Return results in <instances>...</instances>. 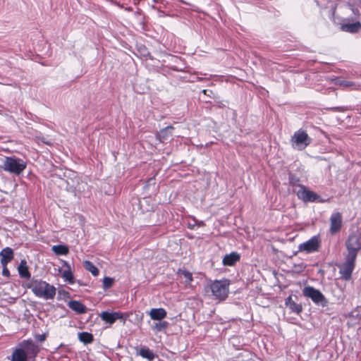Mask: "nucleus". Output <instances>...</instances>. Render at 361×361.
I'll list each match as a JSON object with an SVG mask.
<instances>
[{
    "label": "nucleus",
    "mask_w": 361,
    "mask_h": 361,
    "mask_svg": "<svg viewBox=\"0 0 361 361\" xmlns=\"http://www.w3.org/2000/svg\"><path fill=\"white\" fill-rule=\"evenodd\" d=\"M83 267L87 271H90L94 276H97L99 274V271L97 269V267L90 261H84Z\"/></svg>",
    "instance_id": "25"
},
{
    "label": "nucleus",
    "mask_w": 361,
    "mask_h": 361,
    "mask_svg": "<svg viewBox=\"0 0 361 361\" xmlns=\"http://www.w3.org/2000/svg\"><path fill=\"white\" fill-rule=\"evenodd\" d=\"M18 270L21 278L29 279L30 277V273L25 260L21 261L20 265L18 266Z\"/></svg>",
    "instance_id": "22"
},
{
    "label": "nucleus",
    "mask_w": 361,
    "mask_h": 361,
    "mask_svg": "<svg viewBox=\"0 0 361 361\" xmlns=\"http://www.w3.org/2000/svg\"><path fill=\"white\" fill-rule=\"evenodd\" d=\"M63 267H66V269L63 270V272L61 273L62 277L69 284H74L75 279L69 264L66 261H63Z\"/></svg>",
    "instance_id": "17"
},
{
    "label": "nucleus",
    "mask_w": 361,
    "mask_h": 361,
    "mask_svg": "<svg viewBox=\"0 0 361 361\" xmlns=\"http://www.w3.org/2000/svg\"><path fill=\"white\" fill-rule=\"evenodd\" d=\"M285 305L289 308L291 312L300 314L302 312V305L293 301L291 295L286 299Z\"/></svg>",
    "instance_id": "16"
},
{
    "label": "nucleus",
    "mask_w": 361,
    "mask_h": 361,
    "mask_svg": "<svg viewBox=\"0 0 361 361\" xmlns=\"http://www.w3.org/2000/svg\"><path fill=\"white\" fill-rule=\"evenodd\" d=\"M39 352V346L32 340H23L13 350L11 361L34 360Z\"/></svg>",
    "instance_id": "1"
},
{
    "label": "nucleus",
    "mask_w": 361,
    "mask_h": 361,
    "mask_svg": "<svg viewBox=\"0 0 361 361\" xmlns=\"http://www.w3.org/2000/svg\"><path fill=\"white\" fill-rule=\"evenodd\" d=\"M78 338L79 340L85 344L91 343L94 341L93 335L86 331L79 333Z\"/></svg>",
    "instance_id": "26"
},
{
    "label": "nucleus",
    "mask_w": 361,
    "mask_h": 361,
    "mask_svg": "<svg viewBox=\"0 0 361 361\" xmlns=\"http://www.w3.org/2000/svg\"><path fill=\"white\" fill-rule=\"evenodd\" d=\"M297 196L298 199L301 200L304 202H321L319 200L320 196L318 194L308 190L304 185H300V190L297 192Z\"/></svg>",
    "instance_id": "11"
},
{
    "label": "nucleus",
    "mask_w": 361,
    "mask_h": 361,
    "mask_svg": "<svg viewBox=\"0 0 361 361\" xmlns=\"http://www.w3.org/2000/svg\"><path fill=\"white\" fill-rule=\"evenodd\" d=\"M240 259V255L236 252H232L224 257L222 263L224 266L231 267L233 266Z\"/></svg>",
    "instance_id": "15"
},
{
    "label": "nucleus",
    "mask_w": 361,
    "mask_h": 361,
    "mask_svg": "<svg viewBox=\"0 0 361 361\" xmlns=\"http://www.w3.org/2000/svg\"><path fill=\"white\" fill-rule=\"evenodd\" d=\"M361 30V23L359 21L347 23L341 25V30L350 33H356Z\"/></svg>",
    "instance_id": "20"
},
{
    "label": "nucleus",
    "mask_w": 361,
    "mask_h": 361,
    "mask_svg": "<svg viewBox=\"0 0 361 361\" xmlns=\"http://www.w3.org/2000/svg\"><path fill=\"white\" fill-rule=\"evenodd\" d=\"M173 130L174 128L172 126H169L160 130L156 137L160 142L166 143L172 139Z\"/></svg>",
    "instance_id": "14"
},
{
    "label": "nucleus",
    "mask_w": 361,
    "mask_h": 361,
    "mask_svg": "<svg viewBox=\"0 0 361 361\" xmlns=\"http://www.w3.org/2000/svg\"><path fill=\"white\" fill-rule=\"evenodd\" d=\"M356 259L350 256H345V262L339 267L341 278L345 281H350L352 273L355 267Z\"/></svg>",
    "instance_id": "8"
},
{
    "label": "nucleus",
    "mask_w": 361,
    "mask_h": 361,
    "mask_svg": "<svg viewBox=\"0 0 361 361\" xmlns=\"http://www.w3.org/2000/svg\"><path fill=\"white\" fill-rule=\"evenodd\" d=\"M330 227L329 233L334 235L339 233L343 226V217L342 214L339 212L333 213L329 219Z\"/></svg>",
    "instance_id": "12"
},
{
    "label": "nucleus",
    "mask_w": 361,
    "mask_h": 361,
    "mask_svg": "<svg viewBox=\"0 0 361 361\" xmlns=\"http://www.w3.org/2000/svg\"><path fill=\"white\" fill-rule=\"evenodd\" d=\"M3 266V270H2V274L4 276L9 277L10 276V271L7 268V264L2 265Z\"/></svg>",
    "instance_id": "30"
},
{
    "label": "nucleus",
    "mask_w": 361,
    "mask_h": 361,
    "mask_svg": "<svg viewBox=\"0 0 361 361\" xmlns=\"http://www.w3.org/2000/svg\"><path fill=\"white\" fill-rule=\"evenodd\" d=\"M168 324L169 323L166 321L161 322L155 324L154 329L158 331H161L166 329L168 327Z\"/></svg>",
    "instance_id": "29"
},
{
    "label": "nucleus",
    "mask_w": 361,
    "mask_h": 361,
    "mask_svg": "<svg viewBox=\"0 0 361 361\" xmlns=\"http://www.w3.org/2000/svg\"><path fill=\"white\" fill-rule=\"evenodd\" d=\"M345 245L347 250L345 255L357 258L358 252L361 250V233H351L347 238Z\"/></svg>",
    "instance_id": "5"
},
{
    "label": "nucleus",
    "mask_w": 361,
    "mask_h": 361,
    "mask_svg": "<svg viewBox=\"0 0 361 361\" xmlns=\"http://www.w3.org/2000/svg\"><path fill=\"white\" fill-rule=\"evenodd\" d=\"M51 250L56 255H66L69 252L68 247L65 245H54Z\"/></svg>",
    "instance_id": "24"
},
{
    "label": "nucleus",
    "mask_w": 361,
    "mask_h": 361,
    "mask_svg": "<svg viewBox=\"0 0 361 361\" xmlns=\"http://www.w3.org/2000/svg\"><path fill=\"white\" fill-rule=\"evenodd\" d=\"M114 283V279L113 278H111L109 276H105L103 279V283H102L103 288L106 290V289L111 288L113 286Z\"/></svg>",
    "instance_id": "27"
},
{
    "label": "nucleus",
    "mask_w": 361,
    "mask_h": 361,
    "mask_svg": "<svg viewBox=\"0 0 361 361\" xmlns=\"http://www.w3.org/2000/svg\"><path fill=\"white\" fill-rule=\"evenodd\" d=\"M68 307L78 314H84L87 312V307L78 300H71Z\"/></svg>",
    "instance_id": "19"
},
{
    "label": "nucleus",
    "mask_w": 361,
    "mask_h": 361,
    "mask_svg": "<svg viewBox=\"0 0 361 361\" xmlns=\"http://www.w3.org/2000/svg\"><path fill=\"white\" fill-rule=\"evenodd\" d=\"M30 288L37 297L45 300H52L56 295V288L42 280H32Z\"/></svg>",
    "instance_id": "3"
},
{
    "label": "nucleus",
    "mask_w": 361,
    "mask_h": 361,
    "mask_svg": "<svg viewBox=\"0 0 361 361\" xmlns=\"http://www.w3.org/2000/svg\"><path fill=\"white\" fill-rule=\"evenodd\" d=\"M39 352V346L32 340H23L13 350L11 361L34 360Z\"/></svg>",
    "instance_id": "2"
},
{
    "label": "nucleus",
    "mask_w": 361,
    "mask_h": 361,
    "mask_svg": "<svg viewBox=\"0 0 361 361\" xmlns=\"http://www.w3.org/2000/svg\"><path fill=\"white\" fill-rule=\"evenodd\" d=\"M312 139L307 132L301 128L295 131L290 139L293 147L296 148L298 150L305 149L310 145Z\"/></svg>",
    "instance_id": "6"
},
{
    "label": "nucleus",
    "mask_w": 361,
    "mask_h": 361,
    "mask_svg": "<svg viewBox=\"0 0 361 361\" xmlns=\"http://www.w3.org/2000/svg\"><path fill=\"white\" fill-rule=\"evenodd\" d=\"M36 339L38 341L43 342L46 339V335L45 334H38L36 336Z\"/></svg>",
    "instance_id": "31"
},
{
    "label": "nucleus",
    "mask_w": 361,
    "mask_h": 361,
    "mask_svg": "<svg viewBox=\"0 0 361 361\" xmlns=\"http://www.w3.org/2000/svg\"><path fill=\"white\" fill-rule=\"evenodd\" d=\"M230 281L227 279L212 281L208 288L212 295L219 300H224L228 297Z\"/></svg>",
    "instance_id": "4"
},
{
    "label": "nucleus",
    "mask_w": 361,
    "mask_h": 361,
    "mask_svg": "<svg viewBox=\"0 0 361 361\" xmlns=\"http://www.w3.org/2000/svg\"><path fill=\"white\" fill-rule=\"evenodd\" d=\"M26 166V162L20 159L6 157L3 168L6 171L19 175L25 169Z\"/></svg>",
    "instance_id": "7"
},
{
    "label": "nucleus",
    "mask_w": 361,
    "mask_h": 361,
    "mask_svg": "<svg viewBox=\"0 0 361 361\" xmlns=\"http://www.w3.org/2000/svg\"><path fill=\"white\" fill-rule=\"evenodd\" d=\"M166 311L164 308H152L149 316L153 320H161L166 317Z\"/></svg>",
    "instance_id": "21"
},
{
    "label": "nucleus",
    "mask_w": 361,
    "mask_h": 361,
    "mask_svg": "<svg viewBox=\"0 0 361 361\" xmlns=\"http://www.w3.org/2000/svg\"><path fill=\"white\" fill-rule=\"evenodd\" d=\"M138 354L143 358H146L149 361H152L154 359L155 355L154 353L147 347H142L140 348Z\"/></svg>",
    "instance_id": "23"
},
{
    "label": "nucleus",
    "mask_w": 361,
    "mask_h": 361,
    "mask_svg": "<svg viewBox=\"0 0 361 361\" xmlns=\"http://www.w3.org/2000/svg\"><path fill=\"white\" fill-rule=\"evenodd\" d=\"M355 317H356V318H357V319H359L360 320H361V314H360V315L357 314V315L355 316Z\"/></svg>",
    "instance_id": "34"
},
{
    "label": "nucleus",
    "mask_w": 361,
    "mask_h": 361,
    "mask_svg": "<svg viewBox=\"0 0 361 361\" xmlns=\"http://www.w3.org/2000/svg\"><path fill=\"white\" fill-rule=\"evenodd\" d=\"M99 317L102 321L110 325L115 323L117 319H123V322L126 321L123 314L121 312H109L108 311H103L99 314Z\"/></svg>",
    "instance_id": "13"
},
{
    "label": "nucleus",
    "mask_w": 361,
    "mask_h": 361,
    "mask_svg": "<svg viewBox=\"0 0 361 361\" xmlns=\"http://www.w3.org/2000/svg\"><path fill=\"white\" fill-rule=\"evenodd\" d=\"M322 240L319 235L312 236L308 240L300 243L298 245L299 252H305L306 253H312L318 252L321 247Z\"/></svg>",
    "instance_id": "9"
},
{
    "label": "nucleus",
    "mask_w": 361,
    "mask_h": 361,
    "mask_svg": "<svg viewBox=\"0 0 361 361\" xmlns=\"http://www.w3.org/2000/svg\"><path fill=\"white\" fill-rule=\"evenodd\" d=\"M361 308V306H357L350 314L349 317H354L353 313L358 311V309Z\"/></svg>",
    "instance_id": "32"
},
{
    "label": "nucleus",
    "mask_w": 361,
    "mask_h": 361,
    "mask_svg": "<svg viewBox=\"0 0 361 361\" xmlns=\"http://www.w3.org/2000/svg\"><path fill=\"white\" fill-rule=\"evenodd\" d=\"M0 255L1 257V263L2 265L8 264L14 257V253L13 250L11 247H5L4 248L1 252Z\"/></svg>",
    "instance_id": "18"
},
{
    "label": "nucleus",
    "mask_w": 361,
    "mask_h": 361,
    "mask_svg": "<svg viewBox=\"0 0 361 361\" xmlns=\"http://www.w3.org/2000/svg\"><path fill=\"white\" fill-rule=\"evenodd\" d=\"M303 295L307 297L311 298V300L317 305H320L323 307H326L328 303V300L325 298V296L322 294L321 291L317 289H315L312 286L305 287L303 290Z\"/></svg>",
    "instance_id": "10"
},
{
    "label": "nucleus",
    "mask_w": 361,
    "mask_h": 361,
    "mask_svg": "<svg viewBox=\"0 0 361 361\" xmlns=\"http://www.w3.org/2000/svg\"><path fill=\"white\" fill-rule=\"evenodd\" d=\"M207 92H208V90H202V93H203L204 94H205V95H207Z\"/></svg>",
    "instance_id": "33"
},
{
    "label": "nucleus",
    "mask_w": 361,
    "mask_h": 361,
    "mask_svg": "<svg viewBox=\"0 0 361 361\" xmlns=\"http://www.w3.org/2000/svg\"><path fill=\"white\" fill-rule=\"evenodd\" d=\"M178 273H180L183 277L186 279V282L188 283H190L193 281L192 274L188 270H178Z\"/></svg>",
    "instance_id": "28"
},
{
    "label": "nucleus",
    "mask_w": 361,
    "mask_h": 361,
    "mask_svg": "<svg viewBox=\"0 0 361 361\" xmlns=\"http://www.w3.org/2000/svg\"><path fill=\"white\" fill-rule=\"evenodd\" d=\"M203 79L202 78H198V81H202Z\"/></svg>",
    "instance_id": "35"
}]
</instances>
